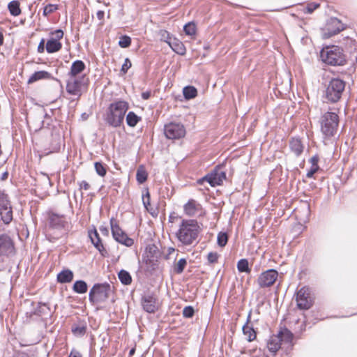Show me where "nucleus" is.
Masks as SVG:
<instances>
[{
    "mask_svg": "<svg viewBox=\"0 0 357 357\" xmlns=\"http://www.w3.org/2000/svg\"><path fill=\"white\" fill-rule=\"evenodd\" d=\"M202 228L195 219H183L175 235L183 246H190L197 243Z\"/></svg>",
    "mask_w": 357,
    "mask_h": 357,
    "instance_id": "nucleus-1",
    "label": "nucleus"
},
{
    "mask_svg": "<svg viewBox=\"0 0 357 357\" xmlns=\"http://www.w3.org/2000/svg\"><path fill=\"white\" fill-rule=\"evenodd\" d=\"M129 109V103L123 100H118L110 103L104 115L105 123L113 128L120 127Z\"/></svg>",
    "mask_w": 357,
    "mask_h": 357,
    "instance_id": "nucleus-2",
    "label": "nucleus"
},
{
    "mask_svg": "<svg viewBox=\"0 0 357 357\" xmlns=\"http://www.w3.org/2000/svg\"><path fill=\"white\" fill-rule=\"evenodd\" d=\"M16 248L13 238L6 233L0 234V271H2L16 255Z\"/></svg>",
    "mask_w": 357,
    "mask_h": 357,
    "instance_id": "nucleus-3",
    "label": "nucleus"
},
{
    "mask_svg": "<svg viewBox=\"0 0 357 357\" xmlns=\"http://www.w3.org/2000/svg\"><path fill=\"white\" fill-rule=\"evenodd\" d=\"M339 116L335 112H326L319 119L321 132L325 138H331L337 133Z\"/></svg>",
    "mask_w": 357,
    "mask_h": 357,
    "instance_id": "nucleus-4",
    "label": "nucleus"
},
{
    "mask_svg": "<svg viewBox=\"0 0 357 357\" xmlns=\"http://www.w3.org/2000/svg\"><path fill=\"white\" fill-rule=\"evenodd\" d=\"M320 56L322 61L329 66H343L346 63L343 50L338 46L333 45L323 48Z\"/></svg>",
    "mask_w": 357,
    "mask_h": 357,
    "instance_id": "nucleus-5",
    "label": "nucleus"
},
{
    "mask_svg": "<svg viewBox=\"0 0 357 357\" xmlns=\"http://www.w3.org/2000/svg\"><path fill=\"white\" fill-rule=\"evenodd\" d=\"M345 84V82L341 79H331L325 91V98L326 100L332 103L337 102L342 97Z\"/></svg>",
    "mask_w": 357,
    "mask_h": 357,
    "instance_id": "nucleus-6",
    "label": "nucleus"
},
{
    "mask_svg": "<svg viewBox=\"0 0 357 357\" xmlns=\"http://www.w3.org/2000/svg\"><path fill=\"white\" fill-rule=\"evenodd\" d=\"M89 80L86 75L79 77H68L66 80V91L68 94L77 97L78 100L82 95V90L86 88Z\"/></svg>",
    "mask_w": 357,
    "mask_h": 357,
    "instance_id": "nucleus-7",
    "label": "nucleus"
},
{
    "mask_svg": "<svg viewBox=\"0 0 357 357\" xmlns=\"http://www.w3.org/2000/svg\"><path fill=\"white\" fill-rule=\"evenodd\" d=\"M111 291L109 284L96 283L91 289L89 294V300L91 303L104 301L109 298Z\"/></svg>",
    "mask_w": 357,
    "mask_h": 357,
    "instance_id": "nucleus-8",
    "label": "nucleus"
},
{
    "mask_svg": "<svg viewBox=\"0 0 357 357\" xmlns=\"http://www.w3.org/2000/svg\"><path fill=\"white\" fill-rule=\"evenodd\" d=\"M0 218L5 225L10 224L13 219V208L8 195L0 190Z\"/></svg>",
    "mask_w": 357,
    "mask_h": 357,
    "instance_id": "nucleus-9",
    "label": "nucleus"
},
{
    "mask_svg": "<svg viewBox=\"0 0 357 357\" xmlns=\"http://www.w3.org/2000/svg\"><path fill=\"white\" fill-rule=\"evenodd\" d=\"M164 133L169 139H179L185 137L186 130L183 123L172 121L164 126Z\"/></svg>",
    "mask_w": 357,
    "mask_h": 357,
    "instance_id": "nucleus-10",
    "label": "nucleus"
},
{
    "mask_svg": "<svg viewBox=\"0 0 357 357\" xmlns=\"http://www.w3.org/2000/svg\"><path fill=\"white\" fill-rule=\"evenodd\" d=\"M110 225L112 236L117 242L127 247H130L133 245V239L128 236L114 218L110 219Z\"/></svg>",
    "mask_w": 357,
    "mask_h": 357,
    "instance_id": "nucleus-11",
    "label": "nucleus"
},
{
    "mask_svg": "<svg viewBox=\"0 0 357 357\" xmlns=\"http://www.w3.org/2000/svg\"><path fill=\"white\" fill-rule=\"evenodd\" d=\"M311 289L306 286L301 287L296 293V301L299 310H306L312 306V299L310 296Z\"/></svg>",
    "mask_w": 357,
    "mask_h": 357,
    "instance_id": "nucleus-12",
    "label": "nucleus"
},
{
    "mask_svg": "<svg viewBox=\"0 0 357 357\" xmlns=\"http://www.w3.org/2000/svg\"><path fill=\"white\" fill-rule=\"evenodd\" d=\"M48 220L50 227L52 229L68 231L70 228V223L64 215L51 213L49 214Z\"/></svg>",
    "mask_w": 357,
    "mask_h": 357,
    "instance_id": "nucleus-13",
    "label": "nucleus"
},
{
    "mask_svg": "<svg viewBox=\"0 0 357 357\" xmlns=\"http://www.w3.org/2000/svg\"><path fill=\"white\" fill-rule=\"evenodd\" d=\"M345 28L344 24L336 17H331L327 20L325 27L323 29L324 38H329L337 34Z\"/></svg>",
    "mask_w": 357,
    "mask_h": 357,
    "instance_id": "nucleus-14",
    "label": "nucleus"
},
{
    "mask_svg": "<svg viewBox=\"0 0 357 357\" xmlns=\"http://www.w3.org/2000/svg\"><path fill=\"white\" fill-rule=\"evenodd\" d=\"M278 277L275 269H268L262 272L258 277L257 282L260 288H267L273 285Z\"/></svg>",
    "mask_w": 357,
    "mask_h": 357,
    "instance_id": "nucleus-15",
    "label": "nucleus"
},
{
    "mask_svg": "<svg viewBox=\"0 0 357 357\" xmlns=\"http://www.w3.org/2000/svg\"><path fill=\"white\" fill-rule=\"evenodd\" d=\"M142 308L148 313L155 312L159 307L158 301L153 293H144L141 299Z\"/></svg>",
    "mask_w": 357,
    "mask_h": 357,
    "instance_id": "nucleus-16",
    "label": "nucleus"
},
{
    "mask_svg": "<svg viewBox=\"0 0 357 357\" xmlns=\"http://www.w3.org/2000/svg\"><path fill=\"white\" fill-rule=\"evenodd\" d=\"M202 179L206 180L211 186L215 187L221 185L223 181L226 180V173L220 169H214L202 178Z\"/></svg>",
    "mask_w": 357,
    "mask_h": 357,
    "instance_id": "nucleus-17",
    "label": "nucleus"
},
{
    "mask_svg": "<svg viewBox=\"0 0 357 357\" xmlns=\"http://www.w3.org/2000/svg\"><path fill=\"white\" fill-rule=\"evenodd\" d=\"M146 264L149 266L154 268L158 261V259L160 257V252L155 245H149L146 248Z\"/></svg>",
    "mask_w": 357,
    "mask_h": 357,
    "instance_id": "nucleus-18",
    "label": "nucleus"
},
{
    "mask_svg": "<svg viewBox=\"0 0 357 357\" xmlns=\"http://www.w3.org/2000/svg\"><path fill=\"white\" fill-rule=\"evenodd\" d=\"M202 206L195 199H190L184 204L183 211L185 215L189 217H194L201 211Z\"/></svg>",
    "mask_w": 357,
    "mask_h": 357,
    "instance_id": "nucleus-19",
    "label": "nucleus"
},
{
    "mask_svg": "<svg viewBox=\"0 0 357 357\" xmlns=\"http://www.w3.org/2000/svg\"><path fill=\"white\" fill-rule=\"evenodd\" d=\"M85 63L82 60H76L73 62L70 70L68 73V77H77L85 69Z\"/></svg>",
    "mask_w": 357,
    "mask_h": 357,
    "instance_id": "nucleus-20",
    "label": "nucleus"
},
{
    "mask_svg": "<svg viewBox=\"0 0 357 357\" xmlns=\"http://www.w3.org/2000/svg\"><path fill=\"white\" fill-rule=\"evenodd\" d=\"M251 312L249 313L246 324L243 326V333L246 336L248 342H252L256 338V332L252 326H249L248 323L250 320Z\"/></svg>",
    "mask_w": 357,
    "mask_h": 357,
    "instance_id": "nucleus-21",
    "label": "nucleus"
},
{
    "mask_svg": "<svg viewBox=\"0 0 357 357\" xmlns=\"http://www.w3.org/2000/svg\"><path fill=\"white\" fill-rule=\"evenodd\" d=\"M169 45L178 54L184 55L185 54V45L179 40L174 38L172 40L169 42Z\"/></svg>",
    "mask_w": 357,
    "mask_h": 357,
    "instance_id": "nucleus-22",
    "label": "nucleus"
},
{
    "mask_svg": "<svg viewBox=\"0 0 357 357\" xmlns=\"http://www.w3.org/2000/svg\"><path fill=\"white\" fill-rule=\"evenodd\" d=\"M73 279V273L70 269H64L58 273L57 282L61 284L70 282Z\"/></svg>",
    "mask_w": 357,
    "mask_h": 357,
    "instance_id": "nucleus-23",
    "label": "nucleus"
},
{
    "mask_svg": "<svg viewBox=\"0 0 357 357\" xmlns=\"http://www.w3.org/2000/svg\"><path fill=\"white\" fill-rule=\"evenodd\" d=\"M289 146L296 156L301 155L304 149L301 140L298 138H292L289 142Z\"/></svg>",
    "mask_w": 357,
    "mask_h": 357,
    "instance_id": "nucleus-24",
    "label": "nucleus"
},
{
    "mask_svg": "<svg viewBox=\"0 0 357 357\" xmlns=\"http://www.w3.org/2000/svg\"><path fill=\"white\" fill-rule=\"evenodd\" d=\"M267 348L273 355H275L280 348V337L278 336L271 337L267 342Z\"/></svg>",
    "mask_w": 357,
    "mask_h": 357,
    "instance_id": "nucleus-25",
    "label": "nucleus"
},
{
    "mask_svg": "<svg viewBox=\"0 0 357 357\" xmlns=\"http://www.w3.org/2000/svg\"><path fill=\"white\" fill-rule=\"evenodd\" d=\"M52 77V75L50 73L45 70H40L35 72L32 74L28 79V83H33L40 79H48Z\"/></svg>",
    "mask_w": 357,
    "mask_h": 357,
    "instance_id": "nucleus-26",
    "label": "nucleus"
},
{
    "mask_svg": "<svg viewBox=\"0 0 357 357\" xmlns=\"http://www.w3.org/2000/svg\"><path fill=\"white\" fill-rule=\"evenodd\" d=\"M62 47V44L56 40L50 38L47 40L45 49L48 53H54L59 52Z\"/></svg>",
    "mask_w": 357,
    "mask_h": 357,
    "instance_id": "nucleus-27",
    "label": "nucleus"
},
{
    "mask_svg": "<svg viewBox=\"0 0 357 357\" xmlns=\"http://www.w3.org/2000/svg\"><path fill=\"white\" fill-rule=\"evenodd\" d=\"M71 331L75 335L82 336L86 332V324L84 322L74 324L72 326Z\"/></svg>",
    "mask_w": 357,
    "mask_h": 357,
    "instance_id": "nucleus-28",
    "label": "nucleus"
},
{
    "mask_svg": "<svg viewBox=\"0 0 357 357\" xmlns=\"http://www.w3.org/2000/svg\"><path fill=\"white\" fill-rule=\"evenodd\" d=\"M127 125L130 127H135L142 120L134 112H129L126 117Z\"/></svg>",
    "mask_w": 357,
    "mask_h": 357,
    "instance_id": "nucleus-29",
    "label": "nucleus"
},
{
    "mask_svg": "<svg viewBox=\"0 0 357 357\" xmlns=\"http://www.w3.org/2000/svg\"><path fill=\"white\" fill-rule=\"evenodd\" d=\"M88 286L85 281L79 280L75 282L73 290L77 294H84L87 291Z\"/></svg>",
    "mask_w": 357,
    "mask_h": 357,
    "instance_id": "nucleus-30",
    "label": "nucleus"
},
{
    "mask_svg": "<svg viewBox=\"0 0 357 357\" xmlns=\"http://www.w3.org/2000/svg\"><path fill=\"white\" fill-rule=\"evenodd\" d=\"M36 315L42 317L50 314V308L47 303H39L34 311Z\"/></svg>",
    "mask_w": 357,
    "mask_h": 357,
    "instance_id": "nucleus-31",
    "label": "nucleus"
},
{
    "mask_svg": "<svg viewBox=\"0 0 357 357\" xmlns=\"http://www.w3.org/2000/svg\"><path fill=\"white\" fill-rule=\"evenodd\" d=\"M20 5V2L17 0H13L9 2L8 9L11 15L16 17L21 14Z\"/></svg>",
    "mask_w": 357,
    "mask_h": 357,
    "instance_id": "nucleus-32",
    "label": "nucleus"
},
{
    "mask_svg": "<svg viewBox=\"0 0 357 357\" xmlns=\"http://www.w3.org/2000/svg\"><path fill=\"white\" fill-rule=\"evenodd\" d=\"M183 94L186 100H190L197 96V90L193 86H186L183 89Z\"/></svg>",
    "mask_w": 357,
    "mask_h": 357,
    "instance_id": "nucleus-33",
    "label": "nucleus"
},
{
    "mask_svg": "<svg viewBox=\"0 0 357 357\" xmlns=\"http://www.w3.org/2000/svg\"><path fill=\"white\" fill-rule=\"evenodd\" d=\"M118 277L121 282L124 285H128L132 282L131 275L126 270H121L118 273Z\"/></svg>",
    "mask_w": 357,
    "mask_h": 357,
    "instance_id": "nucleus-34",
    "label": "nucleus"
},
{
    "mask_svg": "<svg viewBox=\"0 0 357 357\" xmlns=\"http://www.w3.org/2000/svg\"><path fill=\"white\" fill-rule=\"evenodd\" d=\"M148 177V174L142 165L139 166L137 170L136 179L139 184L144 183Z\"/></svg>",
    "mask_w": 357,
    "mask_h": 357,
    "instance_id": "nucleus-35",
    "label": "nucleus"
},
{
    "mask_svg": "<svg viewBox=\"0 0 357 357\" xmlns=\"http://www.w3.org/2000/svg\"><path fill=\"white\" fill-rule=\"evenodd\" d=\"M237 269L240 273H249L251 271V269L249 267V263L248 259H240L237 263Z\"/></svg>",
    "mask_w": 357,
    "mask_h": 357,
    "instance_id": "nucleus-36",
    "label": "nucleus"
},
{
    "mask_svg": "<svg viewBox=\"0 0 357 357\" xmlns=\"http://www.w3.org/2000/svg\"><path fill=\"white\" fill-rule=\"evenodd\" d=\"M183 31L188 36H195L196 34V25L194 22H188L183 26Z\"/></svg>",
    "mask_w": 357,
    "mask_h": 357,
    "instance_id": "nucleus-37",
    "label": "nucleus"
},
{
    "mask_svg": "<svg viewBox=\"0 0 357 357\" xmlns=\"http://www.w3.org/2000/svg\"><path fill=\"white\" fill-rule=\"evenodd\" d=\"M187 265V261L184 258H181L178 260L176 265L174 266V272L176 274H181L183 272Z\"/></svg>",
    "mask_w": 357,
    "mask_h": 357,
    "instance_id": "nucleus-38",
    "label": "nucleus"
},
{
    "mask_svg": "<svg viewBox=\"0 0 357 357\" xmlns=\"http://www.w3.org/2000/svg\"><path fill=\"white\" fill-rule=\"evenodd\" d=\"M278 337H280V340H284L287 342H291L293 340L292 333L287 329H285L284 331H281Z\"/></svg>",
    "mask_w": 357,
    "mask_h": 357,
    "instance_id": "nucleus-39",
    "label": "nucleus"
},
{
    "mask_svg": "<svg viewBox=\"0 0 357 357\" xmlns=\"http://www.w3.org/2000/svg\"><path fill=\"white\" fill-rule=\"evenodd\" d=\"M131 38L127 35L121 36L119 40V45L121 48H127L131 45Z\"/></svg>",
    "mask_w": 357,
    "mask_h": 357,
    "instance_id": "nucleus-40",
    "label": "nucleus"
},
{
    "mask_svg": "<svg viewBox=\"0 0 357 357\" xmlns=\"http://www.w3.org/2000/svg\"><path fill=\"white\" fill-rule=\"evenodd\" d=\"M228 241V236L226 232H220L217 236V243L220 247H225Z\"/></svg>",
    "mask_w": 357,
    "mask_h": 357,
    "instance_id": "nucleus-41",
    "label": "nucleus"
},
{
    "mask_svg": "<svg viewBox=\"0 0 357 357\" xmlns=\"http://www.w3.org/2000/svg\"><path fill=\"white\" fill-rule=\"evenodd\" d=\"M94 167L97 174L100 176H105L107 173L105 166L101 162H96L94 163Z\"/></svg>",
    "mask_w": 357,
    "mask_h": 357,
    "instance_id": "nucleus-42",
    "label": "nucleus"
},
{
    "mask_svg": "<svg viewBox=\"0 0 357 357\" xmlns=\"http://www.w3.org/2000/svg\"><path fill=\"white\" fill-rule=\"evenodd\" d=\"M91 243L94 245V247L99 251L102 256L106 257L108 255L107 251L106 250L103 244L102 243L101 240H97Z\"/></svg>",
    "mask_w": 357,
    "mask_h": 357,
    "instance_id": "nucleus-43",
    "label": "nucleus"
},
{
    "mask_svg": "<svg viewBox=\"0 0 357 357\" xmlns=\"http://www.w3.org/2000/svg\"><path fill=\"white\" fill-rule=\"evenodd\" d=\"M58 9H59L58 5L49 3L44 7L43 15L45 17H47V15L55 12Z\"/></svg>",
    "mask_w": 357,
    "mask_h": 357,
    "instance_id": "nucleus-44",
    "label": "nucleus"
},
{
    "mask_svg": "<svg viewBox=\"0 0 357 357\" xmlns=\"http://www.w3.org/2000/svg\"><path fill=\"white\" fill-rule=\"evenodd\" d=\"M195 313V310L193 307L188 305L185 306L183 310V316L185 318H191L193 317Z\"/></svg>",
    "mask_w": 357,
    "mask_h": 357,
    "instance_id": "nucleus-45",
    "label": "nucleus"
},
{
    "mask_svg": "<svg viewBox=\"0 0 357 357\" xmlns=\"http://www.w3.org/2000/svg\"><path fill=\"white\" fill-rule=\"evenodd\" d=\"M319 6H320V4L319 3H316V2L310 3L305 7V8L304 10V13L311 14L312 13L314 12V10H315L317 8H318L319 7Z\"/></svg>",
    "mask_w": 357,
    "mask_h": 357,
    "instance_id": "nucleus-46",
    "label": "nucleus"
},
{
    "mask_svg": "<svg viewBox=\"0 0 357 357\" xmlns=\"http://www.w3.org/2000/svg\"><path fill=\"white\" fill-rule=\"evenodd\" d=\"M160 34L161 40L167 43L168 45L169 42L174 38L170 36L169 33L165 30H161Z\"/></svg>",
    "mask_w": 357,
    "mask_h": 357,
    "instance_id": "nucleus-47",
    "label": "nucleus"
},
{
    "mask_svg": "<svg viewBox=\"0 0 357 357\" xmlns=\"http://www.w3.org/2000/svg\"><path fill=\"white\" fill-rule=\"evenodd\" d=\"M89 236L91 242L96 241L97 240H101L99 234L96 229L89 231Z\"/></svg>",
    "mask_w": 357,
    "mask_h": 357,
    "instance_id": "nucleus-48",
    "label": "nucleus"
},
{
    "mask_svg": "<svg viewBox=\"0 0 357 357\" xmlns=\"http://www.w3.org/2000/svg\"><path fill=\"white\" fill-rule=\"evenodd\" d=\"M218 254L217 252H211L208 254L207 259L210 264H215L218 261Z\"/></svg>",
    "mask_w": 357,
    "mask_h": 357,
    "instance_id": "nucleus-49",
    "label": "nucleus"
},
{
    "mask_svg": "<svg viewBox=\"0 0 357 357\" xmlns=\"http://www.w3.org/2000/svg\"><path fill=\"white\" fill-rule=\"evenodd\" d=\"M51 35L54 36V38H52V39L59 41V40L63 38V31L61 29H56L51 32Z\"/></svg>",
    "mask_w": 357,
    "mask_h": 357,
    "instance_id": "nucleus-50",
    "label": "nucleus"
},
{
    "mask_svg": "<svg viewBox=\"0 0 357 357\" xmlns=\"http://www.w3.org/2000/svg\"><path fill=\"white\" fill-rule=\"evenodd\" d=\"M142 201L144 207L149 211L148 206L150 205V194L149 192H146V193L142 196Z\"/></svg>",
    "mask_w": 357,
    "mask_h": 357,
    "instance_id": "nucleus-51",
    "label": "nucleus"
},
{
    "mask_svg": "<svg viewBox=\"0 0 357 357\" xmlns=\"http://www.w3.org/2000/svg\"><path fill=\"white\" fill-rule=\"evenodd\" d=\"M131 67V62L129 59H125L124 63L122 65L121 71L124 73H127L128 70Z\"/></svg>",
    "mask_w": 357,
    "mask_h": 357,
    "instance_id": "nucleus-52",
    "label": "nucleus"
},
{
    "mask_svg": "<svg viewBox=\"0 0 357 357\" xmlns=\"http://www.w3.org/2000/svg\"><path fill=\"white\" fill-rule=\"evenodd\" d=\"M319 169V167L311 166L310 169L307 172L306 176L307 178H312Z\"/></svg>",
    "mask_w": 357,
    "mask_h": 357,
    "instance_id": "nucleus-53",
    "label": "nucleus"
},
{
    "mask_svg": "<svg viewBox=\"0 0 357 357\" xmlns=\"http://www.w3.org/2000/svg\"><path fill=\"white\" fill-rule=\"evenodd\" d=\"M319 160V158L317 155L312 156L310 160V162L312 165L311 166H313V167L315 166L317 167H319L318 165Z\"/></svg>",
    "mask_w": 357,
    "mask_h": 357,
    "instance_id": "nucleus-54",
    "label": "nucleus"
},
{
    "mask_svg": "<svg viewBox=\"0 0 357 357\" xmlns=\"http://www.w3.org/2000/svg\"><path fill=\"white\" fill-rule=\"evenodd\" d=\"M54 142H56L54 146L52 148L51 151L56 152L60 149V137H58L57 139H54Z\"/></svg>",
    "mask_w": 357,
    "mask_h": 357,
    "instance_id": "nucleus-55",
    "label": "nucleus"
},
{
    "mask_svg": "<svg viewBox=\"0 0 357 357\" xmlns=\"http://www.w3.org/2000/svg\"><path fill=\"white\" fill-rule=\"evenodd\" d=\"M45 50V40L42 39L38 46V52L39 53L43 52Z\"/></svg>",
    "mask_w": 357,
    "mask_h": 357,
    "instance_id": "nucleus-56",
    "label": "nucleus"
},
{
    "mask_svg": "<svg viewBox=\"0 0 357 357\" xmlns=\"http://www.w3.org/2000/svg\"><path fill=\"white\" fill-rule=\"evenodd\" d=\"M79 187L80 189L88 190L90 188V185L86 181H82L79 183Z\"/></svg>",
    "mask_w": 357,
    "mask_h": 357,
    "instance_id": "nucleus-57",
    "label": "nucleus"
},
{
    "mask_svg": "<svg viewBox=\"0 0 357 357\" xmlns=\"http://www.w3.org/2000/svg\"><path fill=\"white\" fill-rule=\"evenodd\" d=\"M68 357H82V355L78 351L73 349Z\"/></svg>",
    "mask_w": 357,
    "mask_h": 357,
    "instance_id": "nucleus-58",
    "label": "nucleus"
},
{
    "mask_svg": "<svg viewBox=\"0 0 357 357\" xmlns=\"http://www.w3.org/2000/svg\"><path fill=\"white\" fill-rule=\"evenodd\" d=\"M141 96L143 100H148L151 97V91H144L142 93Z\"/></svg>",
    "mask_w": 357,
    "mask_h": 357,
    "instance_id": "nucleus-59",
    "label": "nucleus"
},
{
    "mask_svg": "<svg viewBox=\"0 0 357 357\" xmlns=\"http://www.w3.org/2000/svg\"><path fill=\"white\" fill-rule=\"evenodd\" d=\"M97 17L99 20H102L105 16V12L103 10H98L96 13Z\"/></svg>",
    "mask_w": 357,
    "mask_h": 357,
    "instance_id": "nucleus-60",
    "label": "nucleus"
},
{
    "mask_svg": "<svg viewBox=\"0 0 357 357\" xmlns=\"http://www.w3.org/2000/svg\"><path fill=\"white\" fill-rule=\"evenodd\" d=\"M177 218H178V217H177V216H176V215H175V213H174L170 214V215H169V222H174V220H175L176 219H177Z\"/></svg>",
    "mask_w": 357,
    "mask_h": 357,
    "instance_id": "nucleus-61",
    "label": "nucleus"
},
{
    "mask_svg": "<svg viewBox=\"0 0 357 357\" xmlns=\"http://www.w3.org/2000/svg\"><path fill=\"white\" fill-rule=\"evenodd\" d=\"M13 357H28V355L25 353H18L15 354Z\"/></svg>",
    "mask_w": 357,
    "mask_h": 357,
    "instance_id": "nucleus-62",
    "label": "nucleus"
},
{
    "mask_svg": "<svg viewBox=\"0 0 357 357\" xmlns=\"http://www.w3.org/2000/svg\"><path fill=\"white\" fill-rule=\"evenodd\" d=\"M8 172H4V173L2 174L1 179H2V180H5V179H6V178H7V177H8Z\"/></svg>",
    "mask_w": 357,
    "mask_h": 357,
    "instance_id": "nucleus-63",
    "label": "nucleus"
},
{
    "mask_svg": "<svg viewBox=\"0 0 357 357\" xmlns=\"http://www.w3.org/2000/svg\"><path fill=\"white\" fill-rule=\"evenodd\" d=\"M100 230L104 234H107L108 232V230L106 227H100Z\"/></svg>",
    "mask_w": 357,
    "mask_h": 357,
    "instance_id": "nucleus-64",
    "label": "nucleus"
}]
</instances>
